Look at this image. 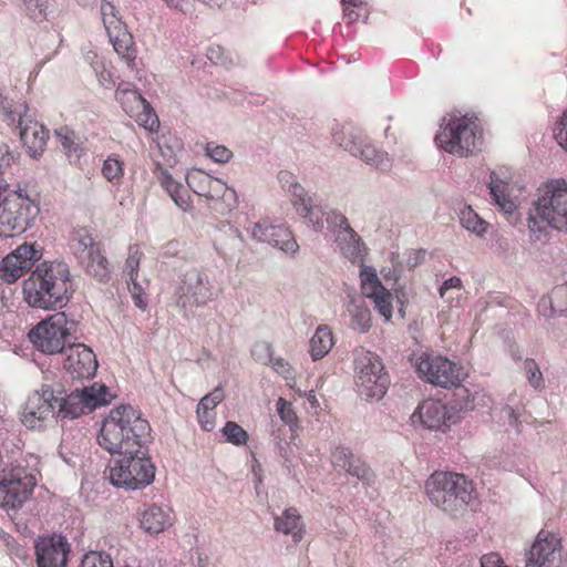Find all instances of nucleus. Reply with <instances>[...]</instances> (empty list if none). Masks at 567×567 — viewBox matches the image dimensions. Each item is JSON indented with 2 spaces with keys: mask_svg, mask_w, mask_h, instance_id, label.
<instances>
[{
  "mask_svg": "<svg viewBox=\"0 0 567 567\" xmlns=\"http://www.w3.org/2000/svg\"><path fill=\"white\" fill-rule=\"evenodd\" d=\"M207 56L215 64H221V65L226 64V61L223 56V51L219 47L209 48L208 52H207Z\"/></svg>",
  "mask_w": 567,
  "mask_h": 567,
  "instance_id": "nucleus-59",
  "label": "nucleus"
},
{
  "mask_svg": "<svg viewBox=\"0 0 567 567\" xmlns=\"http://www.w3.org/2000/svg\"><path fill=\"white\" fill-rule=\"evenodd\" d=\"M154 174L161 186L165 189L177 207L183 212H187L192 208L188 190L179 182L175 181L166 168L161 164H156Z\"/></svg>",
  "mask_w": 567,
  "mask_h": 567,
  "instance_id": "nucleus-24",
  "label": "nucleus"
},
{
  "mask_svg": "<svg viewBox=\"0 0 567 567\" xmlns=\"http://www.w3.org/2000/svg\"><path fill=\"white\" fill-rule=\"evenodd\" d=\"M327 223L334 236L341 255L354 265L360 266V286L364 298L370 299L378 312L390 320V291L383 286L377 270L364 266L369 249L359 234L351 227L348 218L340 212L332 210Z\"/></svg>",
  "mask_w": 567,
  "mask_h": 567,
  "instance_id": "nucleus-2",
  "label": "nucleus"
},
{
  "mask_svg": "<svg viewBox=\"0 0 567 567\" xmlns=\"http://www.w3.org/2000/svg\"><path fill=\"white\" fill-rule=\"evenodd\" d=\"M274 527L278 533L290 535L295 543H299L305 535V524L299 512L293 508L285 509L281 515L274 517Z\"/></svg>",
  "mask_w": 567,
  "mask_h": 567,
  "instance_id": "nucleus-27",
  "label": "nucleus"
},
{
  "mask_svg": "<svg viewBox=\"0 0 567 567\" xmlns=\"http://www.w3.org/2000/svg\"><path fill=\"white\" fill-rule=\"evenodd\" d=\"M489 193L498 206L499 210L504 213L508 221L516 220V212L518 203L516 198L511 195L508 183L496 177L495 173L491 174Z\"/></svg>",
  "mask_w": 567,
  "mask_h": 567,
  "instance_id": "nucleus-25",
  "label": "nucleus"
},
{
  "mask_svg": "<svg viewBox=\"0 0 567 567\" xmlns=\"http://www.w3.org/2000/svg\"><path fill=\"white\" fill-rule=\"evenodd\" d=\"M268 233L271 237V239H268L269 245L290 254H295L299 249L296 239L288 228L284 226L271 225V228L268 230Z\"/></svg>",
  "mask_w": 567,
  "mask_h": 567,
  "instance_id": "nucleus-34",
  "label": "nucleus"
},
{
  "mask_svg": "<svg viewBox=\"0 0 567 567\" xmlns=\"http://www.w3.org/2000/svg\"><path fill=\"white\" fill-rule=\"evenodd\" d=\"M110 41L113 43L114 50L121 59L132 68L136 58L135 49L133 47V38L122 28L109 34Z\"/></svg>",
  "mask_w": 567,
  "mask_h": 567,
  "instance_id": "nucleus-33",
  "label": "nucleus"
},
{
  "mask_svg": "<svg viewBox=\"0 0 567 567\" xmlns=\"http://www.w3.org/2000/svg\"><path fill=\"white\" fill-rule=\"evenodd\" d=\"M353 369L354 384L363 391H369L368 383L370 377L386 372L382 359L377 353L364 349H359L354 352Z\"/></svg>",
  "mask_w": 567,
  "mask_h": 567,
  "instance_id": "nucleus-19",
  "label": "nucleus"
},
{
  "mask_svg": "<svg viewBox=\"0 0 567 567\" xmlns=\"http://www.w3.org/2000/svg\"><path fill=\"white\" fill-rule=\"evenodd\" d=\"M309 346L313 361L326 357L334 346V338L331 329L327 324H320L311 337Z\"/></svg>",
  "mask_w": 567,
  "mask_h": 567,
  "instance_id": "nucleus-31",
  "label": "nucleus"
},
{
  "mask_svg": "<svg viewBox=\"0 0 567 567\" xmlns=\"http://www.w3.org/2000/svg\"><path fill=\"white\" fill-rule=\"evenodd\" d=\"M526 567H567L561 539L554 533L540 530L529 549Z\"/></svg>",
  "mask_w": 567,
  "mask_h": 567,
  "instance_id": "nucleus-16",
  "label": "nucleus"
},
{
  "mask_svg": "<svg viewBox=\"0 0 567 567\" xmlns=\"http://www.w3.org/2000/svg\"><path fill=\"white\" fill-rule=\"evenodd\" d=\"M84 258L79 259L87 275L100 281L105 280L110 275V265L101 248L91 250Z\"/></svg>",
  "mask_w": 567,
  "mask_h": 567,
  "instance_id": "nucleus-32",
  "label": "nucleus"
},
{
  "mask_svg": "<svg viewBox=\"0 0 567 567\" xmlns=\"http://www.w3.org/2000/svg\"><path fill=\"white\" fill-rule=\"evenodd\" d=\"M128 83H121L116 90V100L130 116H141V111H148L150 103Z\"/></svg>",
  "mask_w": 567,
  "mask_h": 567,
  "instance_id": "nucleus-29",
  "label": "nucleus"
},
{
  "mask_svg": "<svg viewBox=\"0 0 567 567\" xmlns=\"http://www.w3.org/2000/svg\"><path fill=\"white\" fill-rule=\"evenodd\" d=\"M462 288V280L458 277H451L450 279L445 280L443 285L440 288V296L441 298H444L445 293L450 289H461Z\"/></svg>",
  "mask_w": 567,
  "mask_h": 567,
  "instance_id": "nucleus-57",
  "label": "nucleus"
},
{
  "mask_svg": "<svg viewBox=\"0 0 567 567\" xmlns=\"http://www.w3.org/2000/svg\"><path fill=\"white\" fill-rule=\"evenodd\" d=\"M102 175L113 184H120L124 176V163L117 155H110L102 166Z\"/></svg>",
  "mask_w": 567,
  "mask_h": 567,
  "instance_id": "nucleus-38",
  "label": "nucleus"
},
{
  "mask_svg": "<svg viewBox=\"0 0 567 567\" xmlns=\"http://www.w3.org/2000/svg\"><path fill=\"white\" fill-rule=\"evenodd\" d=\"M35 484L37 477L32 471L20 465L4 470L0 481V507H20L29 498Z\"/></svg>",
  "mask_w": 567,
  "mask_h": 567,
  "instance_id": "nucleus-14",
  "label": "nucleus"
},
{
  "mask_svg": "<svg viewBox=\"0 0 567 567\" xmlns=\"http://www.w3.org/2000/svg\"><path fill=\"white\" fill-rule=\"evenodd\" d=\"M390 384L389 375L386 372L378 373L369 378V391H363L360 386H355L360 396L368 401L381 400L388 391Z\"/></svg>",
  "mask_w": 567,
  "mask_h": 567,
  "instance_id": "nucleus-36",
  "label": "nucleus"
},
{
  "mask_svg": "<svg viewBox=\"0 0 567 567\" xmlns=\"http://www.w3.org/2000/svg\"><path fill=\"white\" fill-rule=\"evenodd\" d=\"M483 134L476 117H451L447 124L436 134L440 147L451 154L468 156L480 150Z\"/></svg>",
  "mask_w": 567,
  "mask_h": 567,
  "instance_id": "nucleus-8",
  "label": "nucleus"
},
{
  "mask_svg": "<svg viewBox=\"0 0 567 567\" xmlns=\"http://www.w3.org/2000/svg\"><path fill=\"white\" fill-rule=\"evenodd\" d=\"M251 355L257 362L262 364L270 363L272 360L270 344L266 341L256 342L251 349Z\"/></svg>",
  "mask_w": 567,
  "mask_h": 567,
  "instance_id": "nucleus-47",
  "label": "nucleus"
},
{
  "mask_svg": "<svg viewBox=\"0 0 567 567\" xmlns=\"http://www.w3.org/2000/svg\"><path fill=\"white\" fill-rule=\"evenodd\" d=\"M22 2L33 20H41L45 16L49 0H22Z\"/></svg>",
  "mask_w": 567,
  "mask_h": 567,
  "instance_id": "nucleus-49",
  "label": "nucleus"
},
{
  "mask_svg": "<svg viewBox=\"0 0 567 567\" xmlns=\"http://www.w3.org/2000/svg\"><path fill=\"white\" fill-rule=\"evenodd\" d=\"M190 189L199 196L209 199H220L227 192V186L218 178H214L200 169H193L186 175Z\"/></svg>",
  "mask_w": 567,
  "mask_h": 567,
  "instance_id": "nucleus-22",
  "label": "nucleus"
},
{
  "mask_svg": "<svg viewBox=\"0 0 567 567\" xmlns=\"http://www.w3.org/2000/svg\"><path fill=\"white\" fill-rule=\"evenodd\" d=\"M39 204L21 190L0 202V237H13L29 229L39 215Z\"/></svg>",
  "mask_w": 567,
  "mask_h": 567,
  "instance_id": "nucleus-10",
  "label": "nucleus"
},
{
  "mask_svg": "<svg viewBox=\"0 0 567 567\" xmlns=\"http://www.w3.org/2000/svg\"><path fill=\"white\" fill-rule=\"evenodd\" d=\"M0 112H2L6 115H10L13 113V111L11 110V104L9 103L7 97L2 96L1 93H0Z\"/></svg>",
  "mask_w": 567,
  "mask_h": 567,
  "instance_id": "nucleus-62",
  "label": "nucleus"
},
{
  "mask_svg": "<svg viewBox=\"0 0 567 567\" xmlns=\"http://www.w3.org/2000/svg\"><path fill=\"white\" fill-rule=\"evenodd\" d=\"M423 257L424 251L422 250L413 251L412 254H410L409 259L406 260V266L409 267V269L411 270L414 267H416L421 262Z\"/></svg>",
  "mask_w": 567,
  "mask_h": 567,
  "instance_id": "nucleus-60",
  "label": "nucleus"
},
{
  "mask_svg": "<svg viewBox=\"0 0 567 567\" xmlns=\"http://www.w3.org/2000/svg\"><path fill=\"white\" fill-rule=\"evenodd\" d=\"M13 162V154L9 151V147L0 140V177H4L7 169L11 167Z\"/></svg>",
  "mask_w": 567,
  "mask_h": 567,
  "instance_id": "nucleus-54",
  "label": "nucleus"
},
{
  "mask_svg": "<svg viewBox=\"0 0 567 567\" xmlns=\"http://www.w3.org/2000/svg\"><path fill=\"white\" fill-rule=\"evenodd\" d=\"M353 456L351 452L342 446L337 447L331 454V462L336 468L347 471L351 464Z\"/></svg>",
  "mask_w": 567,
  "mask_h": 567,
  "instance_id": "nucleus-48",
  "label": "nucleus"
},
{
  "mask_svg": "<svg viewBox=\"0 0 567 567\" xmlns=\"http://www.w3.org/2000/svg\"><path fill=\"white\" fill-rule=\"evenodd\" d=\"M395 298L398 300V302L400 303V308H399V312L402 317H404V309H403V306H404V302L406 301V295L405 292L403 291H399L396 288H395Z\"/></svg>",
  "mask_w": 567,
  "mask_h": 567,
  "instance_id": "nucleus-63",
  "label": "nucleus"
},
{
  "mask_svg": "<svg viewBox=\"0 0 567 567\" xmlns=\"http://www.w3.org/2000/svg\"><path fill=\"white\" fill-rule=\"evenodd\" d=\"M221 386H216L210 393L203 396L197 405V420L205 431H212L216 424L215 408L224 400Z\"/></svg>",
  "mask_w": 567,
  "mask_h": 567,
  "instance_id": "nucleus-26",
  "label": "nucleus"
},
{
  "mask_svg": "<svg viewBox=\"0 0 567 567\" xmlns=\"http://www.w3.org/2000/svg\"><path fill=\"white\" fill-rule=\"evenodd\" d=\"M346 472L362 481H369L371 477L370 468L360 460H352Z\"/></svg>",
  "mask_w": 567,
  "mask_h": 567,
  "instance_id": "nucleus-53",
  "label": "nucleus"
},
{
  "mask_svg": "<svg viewBox=\"0 0 567 567\" xmlns=\"http://www.w3.org/2000/svg\"><path fill=\"white\" fill-rule=\"evenodd\" d=\"M127 285L135 306L142 310H145L147 307V298L144 287L136 282V280H131L127 282Z\"/></svg>",
  "mask_w": 567,
  "mask_h": 567,
  "instance_id": "nucleus-50",
  "label": "nucleus"
},
{
  "mask_svg": "<svg viewBox=\"0 0 567 567\" xmlns=\"http://www.w3.org/2000/svg\"><path fill=\"white\" fill-rule=\"evenodd\" d=\"M71 247L76 258L81 259L89 256L87 254L100 247V245L94 241L87 229L80 228L74 231Z\"/></svg>",
  "mask_w": 567,
  "mask_h": 567,
  "instance_id": "nucleus-37",
  "label": "nucleus"
},
{
  "mask_svg": "<svg viewBox=\"0 0 567 567\" xmlns=\"http://www.w3.org/2000/svg\"><path fill=\"white\" fill-rule=\"evenodd\" d=\"M461 225L476 236H483L488 229V223L467 205H464L458 212Z\"/></svg>",
  "mask_w": 567,
  "mask_h": 567,
  "instance_id": "nucleus-35",
  "label": "nucleus"
},
{
  "mask_svg": "<svg viewBox=\"0 0 567 567\" xmlns=\"http://www.w3.org/2000/svg\"><path fill=\"white\" fill-rule=\"evenodd\" d=\"M81 567H114L111 556L102 551H90L84 555Z\"/></svg>",
  "mask_w": 567,
  "mask_h": 567,
  "instance_id": "nucleus-45",
  "label": "nucleus"
},
{
  "mask_svg": "<svg viewBox=\"0 0 567 567\" xmlns=\"http://www.w3.org/2000/svg\"><path fill=\"white\" fill-rule=\"evenodd\" d=\"M75 321L69 320L64 312H56L38 323L30 331L33 346L43 353L55 354L65 349L73 340Z\"/></svg>",
  "mask_w": 567,
  "mask_h": 567,
  "instance_id": "nucleus-11",
  "label": "nucleus"
},
{
  "mask_svg": "<svg viewBox=\"0 0 567 567\" xmlns=\"http://www.w3.org/2000/svg\"><path fill=\"white\" fill-rule=\"evenodd\" d=\"M293 205L298 214L316 230H321L323 227V208L318 203L317 198L303 194L298 199L293 200Z\"/></svg>",
  "mask_w": 567,
  "mask_h": 567,
  "instance_id": "nucleus-30",
  "label": "nucleus"
},
{
  "mask_svg": "<svg viewBox=\"0 0 567 567\" xmlns=\"http://www.w3.org/2000/svg\"><path fill=\"white\" fill-rule=\"evenodd\" d=\"M178 248V243L171 241L164 246V254L165 255H176Z\"/></svg>",
  "mask_w": 567,
  "mask_h": 567,
  "instance_id": "nucleus-64",
  "label": "nucleus"
},
{
  "mask_svg": "<svg viewBox=\"0 0 567 567\" xmlns=\"http://www.w3.org/2000/svg\"><path fill=\"white\" fill-rule=\"evenodd\" d=\"M278 181L281 184L282 188L287 189L295 196V199H298L303 194H306L303 187L297 182L293 174H291L288 171H281L278 174Z\"/></svg>",
  "mask_w": 567,
  "mask_h": 567,
  "instance_id": "nucleus-44",
  "label": "nucleus"
},
{
  "mask_svg": "<svg viewBox=\"0 0 567 567\" xmlns=\"http://www.w3.org/2000/svg\"><path fill=\"white\" fill-rule=\"evenodd\" d=\"M416 370L421 379L446 389L461 385L465 378L463 368L443 355H421Z\"/></svg>",
  "mask_w": 567,
  "mask_h": 567,
  "instance_id": "nucleus-13",
  "label": "nucleus"
},
{
  "mask_svg": "<svg viewBox=\"0 0 567 567\" xmlns=\"http://www.w3.org/2000/svg\"><path fill=\"white\" fill-rule=\"evenodd\" d=\"M529 239L545 245L550 229L567 233V182L555 179L545 185L533 203L527 218Z\"/></svg>",
  "mask_w": 567,
  "mask_h": 567,
  "instance_id": "nucleus-5",
  "label": "nucleus"
},
{
  "mask_svg": "<svg viewBox=\"0 0 567 567\" xmlns=\"http://www.w3.org/2000/svg\"><path fill=\"white\" fill-rule=\"evenodd\" d=\"M107 472L112 485L131 489L148 486L155 478V466L145 446L118 454L110 462Z\"/></svg>",
  "mask_w": 567,
  "mask_h": 567,
  "instance_id": "nucleus-7",
  "label": "nucleus"
},
{
  "mask_svg": "<svg viewBox=\"0 0 567 567\" xmlns=\"http://www.w3.org/2000/svg\"><path fill=\"white\" fill-rule=\"evenodd\" d=\"M416 419L429 430H440L452 420V414L442 401L427 399L420 403L416 411L413 413V422H415Z\"/></svg>",
  "mask_w": 567,
  "mask_h": 567,
  "instance_id": "nucleus-20",
  "label": "nucleus"
},
{
  "mask_svg": "<svg viewBox=\"0 0 567 567\" xmlns=\"http://www.w3.org/2000/svg\"><path fill=\"white\" fill-rule=\"evenodd\" d=\"M56 136L65 151L71 152L72 147L75 146V134L66 127L58 130Z\"/></svg>",
  "mask_w": 567,
  "mask_h": 567,
  "instance_id": "nucleus-56",
  "label": "nucleus"
},
{
  "mask_svg": "<svg viewBox=\"0 0 567 567\" xmlns=\"http://www.w3.org/2000/svg\"><path fill=\"white\" fill-rule=\"evenodd\" d=\"M274 368L279 374L284 375L285 378H289L290 367L288 363L284 362L282 360H277L274 363Z\"/></svg>",
  "mask_w": 567,
  "mask_h": 567,
  "instance_id": "nucleus-61",
  "label": "nucleus"
},
{
  "mask_svg": "<svg viewBox=\"0 0 567 567\" xmlns=\"http://www.w3.org/2000/svg\"><path fill=\"white\" fill-rule=\"evenodd\" d=\"M218 293L219 289L205 270L190 268L183 275L174 302L184 316H190L215 300Z\"/></svg>",
  "mask_w": 567,
  "mask_h": 567,
  "instance_id": "nucleus-9",
  "label": "nucleus"
},
{
  "mask_svg": "<svg viewBox=\"0 0 567 567\" xmlns=\"http://www.w3.org/2000/svg\"><path fill=\"white\" fill-rule=\"evenodd\" d=\"M20 138L31 157H38L42 153L49 138V131L40 123L19 120Z\"/></svg>",
  "mask_w": 567,
  "mask_h": 567,
  "instance_id": "nucleus-23",
  "label": "nucleus"
},
{
  "mask_svg": "<svg viewBox=\"0 0 567 567\" xmlns=\"http://www.w3.org/2000/svg\"><path fill=\"white\" fill-rule=\"evenodd\" d=\"M206 153L217 163H226L231 157V152L223 145L207 144Z\"/></svg>",
  "mask_w": 567,
  "mask_h": 567,
  "instance_id": "nucleus-52",
  "label": "nucleus"
},
{
  "mask_svg": "<svg viewBox=\"0 0 567 567\" xmlns=\"http://www.w3.org/2000/svg\"><path fill=\"white\" fill-rule=\"evenodd\" d=\"M276 410L281 421L287 424L291 431H296L299 427V420L291 403L284 398H279L276 403Z\"/></svg>",
  "mask_w": 567,
  "mask_h": 567,
  "instance_id": "nucleus-40",
  "label": "nucleus"
},
{
  "mask_svg": "<svg viewBox=\"0 0 567 567\" xmlns=\"http://www.w3.org/2000/svg\"><path fill=\"white\" fill-rule=\"evenodd\" d=\"M141 251L137 246H131L128 248L127 258L125 260V272L128 276V281L136 280L138 275V266L141 261Z\"/></svg>",
  "mask_w": 567,
  "mask_h": 567,
  "instance_id": "nucleus-46",
  "label": "nucleus"
},
{
  "mask_svg": "<svg viewBox=\"0 0 567 567\" xmlns=\"http://www.w3.org/2000/svg\"><path fill=\"white\" fill-rule=\"evenodd\" d=\"M101 16L107 34H112L113 31L122 28V22L116 16L115 7L111 2L103 1L101 3Z\"/></svg>",
  "mask_w": 567,
  "mask_h": 567,
  "instance_id": "nucleus-41",
  "label": "nucleus"
},
{
  "mask_svg": "<svg viewBox=\"0 0 567 567\" xmlns=\"http://www.w3.org/2000/svg\"><path fill=\"white\" fill-rule=\"evenodd\" d=\"M69 551V544L61 535L41 538L35 545L38 567H65Z\"/></svg>",
  "mask_w": 567,
  "mask_h": 567,
  "instance_id": "nucleus-18",
  "label": "nucleus"
},
{
  "mask_svg": "<svg viewBox=\"0 0 567 567\" xmlns=\"http://www.w3.org/2000/svg\"><path fill=\"white\" fill-rule=\"evenodd\" d=\"M425 493L436 507L455 515L466 509L475 497L473 482L464 474L435 471L425 482Z\"/></svg>",
  "mask_w": 567,
  "mask_h": 567,
  "instance_id": "nucleus-6",
  "label": "nucleus"
},
{
  "mask_svg": "<svg viewBox=\"0 0 567 567\" xmlns=\"http://www.w3.org/2000/svg\"><path fill=\"white\" fill-rule=\"evenodd\" d=\"M554 137L557 143L567 151V109L556 122Z\"/></svg>",
  "mask_w": 567,
  "mask_h": 567,
  "instance_id": "nucleus-51",
  "label": "nucleus"
},
{
  "mask_svg": "<svg viewBox=\"0 0 567 567\" xmlns=\"http://www.w3.org/2000/svg\"><path fill=\"white\" fill-rule=\"evenodd\" d=\"M174 513L168 506L152 504L140 513V525L144 532L154 535L173 526Z\"/></svg>",
  "mask_w": 567,
  "mask_h": 567,
  "instance_id": "nucleus-21",
  "label": "nucleus"
},
{
  "mask_svg": "<svg viewBox=\"0 0 567 567\" xmlns=\"http://www.w3.org/2000/svg\"><path fill=\"white\" fill-rule=\"evenodd\" d=\"M343 11V19L348 23L355 22L367 11V0H340Z\"/></svg>",
  "mask_w": 567,
  "mask_h": 567,
  "instance_id": "nucleus-39",
  "label": "nucleus"
},
{
  "mask_svg": "<svg viewBox=\"0 0 567 567\" xmlns=\"http://www.w3.org/2000/svg\"><path fill=\"white\" fill-rule=\"evenodd\" d=\"M141 115H145V120H143V125L153 131L156 128L159 124L157 116L152 112V109L150 107L148 111H141Z\"/></svg>",
  "mask_w": 567,
  "mask_h": 567,
  "instance_id": "nucleus-58",
  "label": "nucleus"
},
{
  "mask_svg": "<svg viewBox=\"0 0 567 567\" xmlns=\"http://www.w3.org/2000/svg\"><path fill=\"white\" fill-rule=\"evenodd\" d=\"M524 370H525L528 383L535 390H543L545 388V381L543 378V373L535 360L526 359L524 362Z\"/></svg>",
  "mask_w": 567,
  "mask_h": 567,
  "instance_id": "nucleus-43",
  "label": "nucleus"
},
{
  "mask_svg": "<svg viewBox=\"0 0 567 567\" xmlns=\"http://www.w3.org/2000/svg\"><path fill=\"white\" fill-rule=\"evenodd\" d=\"M61 391L50 385H42L40 391L29 395L21 412V421L29 429H42L54 416L75 419L83 413L110 403L112 395L103 384L75 389L66 396H59Z\"/></svg>",
  "mask_w": 567,
  "mask_h": 567,
  "instance_id": "nucleus-1",
  "label": "nucleus"
},
{
  "mask_svg": "<svg viewBox=\"0 0 567 567\" xmlns=\"http://www.w3.org/2000/svg\"><path fill=\"white\" fill-rule=\"evenodd\" d=\"M332 141L352 156L363 161L367 165L379 167L386 161V151L378 148L372 141L351 126L337 125L333 127Z\"/></svg>",
  "mask_w": 567,
  "mask_h": 567,
  "instance_id": "nucleus-12",
  "label": "nucleus"
},
{
  "mask_svg": "<svg viewBox=\"0 0 567 567\" xmlns=\"http://www.w3.org/2000/svg\"><path fill=\"white\" fill-rule=\"evenodd\" d=\"M270 228L271 225L266 221L257 223L252 226L250 230L251 237L258 241L268 243V239H271L268 233Z\"/></svg>",
  "mask_w": 567,
  "mask_h": 567,
  "instance_id": "nucleus-55",
  "label": "nucleus"
},
{
  "mask_svg": "<svg viewBox=\"0 0 567 567\" xmlns=\"http://www.w3.org/2000/svg\"><path fill=\"white\" fill-rule=\"evenodd\" d=\"M151 427L138 411L131 405H120L110 411L103 420L97 435L99 445L111 453H132L144 446Z\"/></svg>",
  "mask_w": 567,
  "mask_h": 567,
  "instance_id": "nucleus-4",
  "label": "nucleus"
},
{
  "mask_svg": "<svg viewBox=\"0 0 567 567\" xmlns=\"http://www.w3.org/2000/svg\"><path fill=\"white\" fill-rule=\"evenodd\" d=\"M65 352L66 359L63 367L73 380L90 379L95 374L97 360L89 347L83 343L71 342Z\"/></svg>",
  "mask_w": 567,
  "mask_h": 567,
  "instance_id": "nucleus-17",
  "label": "nucleus"
},
{
  "mask_svg": "<svg viewBox=\"0 0 567 567\" xmlns=\"http://www.w3.org/2000/svg\"><path fill=\"white\" fill-rule=\"evenodd\" d=\"M223 435L226 441L235 444L243 445L248 441V433L236 422L228 421L221 429Z\"/></svg>",
  "mask_w": 567,
  "mask_h": 567,
  "instance_id": "nucleus-42",
  "label": "nucleus"
},
{
  "mask_svg": "<svg viewBox=\"0 0 567 567\" xmlns=\"http://www.w3.org/2000/svg\"><path fill=\"white\" fill-rule=\"evenodd\" d=\"M42 257V248L35 243L22 244L0 260V280L13 284Z\"/></svg>",
  "mask_w": 567,
  "mask_h": 567,
  "instance_id": "nucleus-15",
  "label": "nucleus"
},
{
  "mask_svg": "<svg viewBox=\"0 0 567 567\" xmlns=\"http://www.w3.org/2000/svg\"><path fill=\"white\" fill-rule=\"evenodd\" d=\"M363 297V295L362 297L350 295L346 305L351 319L350 327L359 332H367L371 328V312Z\"/></svg>",
  "mask_w": 567,
  "mask_h": 567,
  "instance_id": "nucleus-28",
  "label": "nucleus"
},
{
  "mask_svg": "<svg viewBox=\"0 0 567 567\" xmlns=\"http://www.w3.org/2000/svg\"><path fill=\"white\" fill-rule=\"evenodd\" d=\"M69 266L63 261H43L23 281V295L32 308L61 309L72 296Z\"/></svg>",
  "mask_w": 567,
  "mask_h": 567,
  "instance_id": "nucleus-3",
  "label": "nucleus"
}]
</instances>
